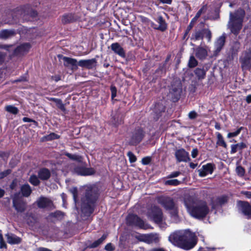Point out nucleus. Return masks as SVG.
Here are the masks:
<instances>
[{"instance_id": "f257e3e1", "label": "nucleus", "mask_w": 251, "mask_h": 251, "mask_svg": "<svg viewBox=\"0 0 251 251\" xmlns=\"http://www.w3.org/2000/svg\"><path fill=\"white\" fill-rule=\"evenodd\" d=\"M184 203L188 213L194 218L202 219L209 212V208L205 201L195 199L193 197L186 196Z\"/></svg>"}, {"instance_id": "f03ea898", "label": "nucleus", "mask_w": 251, "mask_h": 251, "mask_svg": "<svg viewBox=\"0 0 251 251\" xmlns=\"http://www.w3.org/2000/svg\"><path fill=\"white\" fill-rule=\"evenodd\" d=\"M169 240L174 245L186 250L193 248L197 244L195 233L189 230L175 232L169 236Z\"/></svg>"}, {"instance_id": "7ed1b4c3", "label": "nucleus", "mask_w": 251, "mask_h": 251, "mask_svg": "<svg viewBox=\"0 0 251 251\" xmlns=\"http://www.w3.org/2000/svg\"><path fill=\"white\" fill-rule=\"evenodd\" d=\"M245 15V11L241 8L238 9L234 13L230 12L229 20L227 26L234 34H238L242 28Z\"/></svg>"}, {"instance_id": "20e7f679", "label": "nucleus", "mask_w": 251, "mask_h": 251, "mask_svg": "<svg viewBox=\"0 0 251 251\" xmlns=\"http://www.w3.org/2000/svg\"><path fill=\"white\" fill-rule=\"evenodd\" d=\"M97 200L96 196L92 194L91 190H89L86 194L85 199L82 200L81 205L82 211L90 214L93 211V205Z\"/></svg>"}, {"instance_id": "39448f33", "label": "nucleus", "mask_w": 251, "mask_h": 251, "mask_svg": "<svg viewBox=\"0 0 251 251\" xmlns=\"http://www.w3.org/2000/svg\"><path fill=\"white\" fill-rule=\"evenodd\" d=\"M149 217L157 223L161 228H165L166 224L163 222V217L161 210L157 207L154 206L148 212Z\"/></svg>"}, {"instance_id": "423d86ee", "label": "nucleus", "mask_w": 251, "mask_h": 251, "mask_svg": "<svg viewBox=\"0 0 251 251\" xmlns=\"http://www.w3.org/2000/svg\"><path fill=\"white\" fill-rule=\"evenodd\" d=\"M240 61L243 69H249L251 67V48L242 53Z\"/></svg>"}, {"instance_id": "0eeeda50", "label": "nucleus", "mask_w": 251, "mask_h": 251, "mask_svg": "<svg viewBox=\"0 0 251 251\" xmlns=\"http://www.w3.org/2000/svg\"><path fill=\"white\" fill-rule=\"evenodd\" d=\"M237 206L240 212L248 218H251V205L246 201H239Z\"/></svg>"}, {"instance_id": "6e6552de", "label": "nucleus", "mask_w": 251, "mask_h": 251, "mask_svg": "<svg viewBox=\"0 0 251 251\" xmlns=\"http://www.w3.org/2000/svg\"><path fill=\"white\" fill-rule=\"evenodd\" d=\"M137 238L139 240L148 244L156 243L159 240L158 234L153 233L139 235Z\"/></svg>"}, {"instance_id": "1a4fd4ad", "label": "nucleus", "mask_w": 251, "mask_h": 251, "mask_svg": "<svg viewBox=\"0 0 251 251\" xmlns=\"http://www.w3.org/2000/svg\"><path fill=\"white\" fill-rule=\"evenodd\" d=\"M78 66L81 67L88 69H93L96 67L97 61L95 58L80 60L78 62Z\"/></svg>"}, {"instance_id": "9d476101", "label": "nucleus", "mask_w": 251, "mask_h": 251, "mask_svg": "<svg viewBox=\"0 0 251 251\" xmlns=\"http://www.w3.org/2000/svg\"><path fill=\"white\" fill-rule=\"evenodd\" d=\"M64 65L70 68L73 71H75L78 68V62L76 59L68 57H63Z\"/></svg>"}, {"instance_id": "9b49d317", "label": "nucleus", "mask_w": 251, "mask_h": 251, "mask_svg": "<svg viewBox=\"0 0 251 251\" xmlns=\"http://www.w3.org/2000/svg\"><path fill=\"white\" fill-rule=\"evenodd\" d=\"M175 156L178 162H187L190 160L189 153L184 149H180L176 151Z\"/></svg>"}, {"instance_id": "f8f14e48", "label": "nucleus", "mask_w": 251, "mask_h": 251, "mask_svg": "<svg viewBox=\"0 0 251 251\" xmlns=\"http://www.w3.org/2000/svg\"><path fill=\"white\" fill-rule=\"evenodd\" d=\"M39 208H49L53 207L52 201L47 198L41 197L36 201Z\"/></svg>"}, {"instance_id": "ddd939ff", "label": "nucleus", "mask_w": 251, "mask_h": 251, "mask_svg": "<svg viewBox=\"0 0 251 251\" xmlns=\"http://www.w3.org/2000/svg\"><path fill=\"white\" fill-rule=\"evenodd\" d=\"M126 220L129 224H135L141 228H144V222L136 215L129 214L127 216Z\"/></svg>"}, {"instance_id": "4468645a", "label": "nucleus", "mask_w": 251, "mask_h": 251, "mask_svg": "<svg viewBox=\"0 0 251 251\" xmlns=\"http://www.w3.org/2000/svg\"><path fill=\"white\" fill-rule=\"evenodd\" d=\"M158 201L166 209H172L175 207L174 201L170 198L161 197Z\"/></svg>"}, {"instance_id": "2eb2a0df", "label": "nucleus", "mask_w": 251, "mask_h": 251, "mask_svg": "<svg viewBox=\"0 0 251 251\" xmlns=\"http://www.w3.org/2000/svg\"><path fill=\"white\" fill-rule=\"evenodd\" d=\"M30 45L29 43H24L18 46L14 50V53L16 55H23L29 50Z\"/></svg>"}, {"instance_id": "dca6fc26", "label": "nucleus", "mask_w": 251, "mask_h": 251, "mask_svg": "<svg viewBox=\"0 0 251 251\" xmlns=\"http://www.w3.org/2000/svg\"><path fill=\"white\" fill-rule=\"evenodd\" d=\"M111 50L115 53L118 54L121 57L124 58L126 56L125 51L121 46L118 43H114L111 45Z\"/></svg>"}, {"instance_id": "f3484780", "label": "nucleus", "mask_w": 251, "mask_h": 251, "mask_svg": "<svg viewBox=\"0 0 251 251\" xmlns=\"http://www.w3.org/2000/svg\"><path fill=\"white\" fill-rule=\"evenodd\" d=\"M13 205L18 212H24L26 208L25 202L19 201L16 198L13 200Z\"/></svg>"}, {"instance_id": "a211bd4d", "label": "nucleus", "mask_w": 251, "mask_h": 251, "mask_svg": "<svg viewBox=\"0 0 251 251\" xmlns=\"http://www.w3.org/2000/svg\"><path fill=\"white\" fill-rule=\"evenodd\" d=\"M225 36H220L215 43V54L217 55L222 50L225 43Z\"/></svg>"}, {"instance_id": "6ab92c4d", "label": "nucleus", "mask_w": 251, "mask_h": 251, "mask_svg": "<svg viewBox=\"0 0 251 251\" xmlns=\"http://www.w3.org/2000/svg\"><path fill=\"white\" fill-rule=\"evenodd\" d=\"M143 136L142 131H138L133 135L130 141V144L132 145L138 144L142 139Z\"/></svg>"}, {"instance_id": "aec40b11", "label": "nucleus", "mask_w": 251, "mask_h": 251, "mask_svg": "<svg viewBox=\"0 0 251 251\" xmlns=\"http://www.w3.org/2000/svg\"><path fill=\"white\" fill-rule=\"evenodd\" d=\"M5 236L7 242L10 244H18L21 242V239L13 234L8 233L6 234Z\"/></svg>"}, {"instance_id": "412c9836", "label": "nucleus", "mask_w": 251, "mask_h": 251, "mask_svg": "<svg viewBox=\"0 0 251 251\" xmlns=\"http://www.w3.org/2000/svg\"><path fill=\"white\" fill-rule=\"evenodd\" d=\"M16 34L14 30L13 29H4L0 31V38L6 39L11 38Z\"/></svg>"}, {"instance_id": "4be33fe9", "label": "nucleus", "mask_w": 251, "mask_h": 251, "mask_svg": "<svg viewBox=\"0 0 251 251\" xmlns=\"http://www.w3.org/2000/svg\"><path fill=\"white\" fill-rule=\"evenodd\" d=\"M196 56L201 59L204 58L207 55V51L206 49L203 47H199L196 49Z\"/></svg>"}, {"instance_id": "5701e85b", "label": "nucleus", "mask_w": 251, "mask_h": 251, "mask_svg": "<svg viewBox=\"0 0 251 251\" xmlns=\"http://www.w3.org/2000/svg\"><path fill=\"white\" fill-rule=\"evenodd\" d=\"M38 176L40 179L46 180L50 177V173L49 170L42 169L39 171Z\"/></svg>"}, {"instance_id": "b1692460", "label": "nucleus", "mask_w": 251, "mask_h": 251, "mask_svg": "<svg viewBox=\"0 0 251 251\" xmlns=\"http://www.w3.org/2000/svg\"><path fill=\"white\" fill-rule=\"evenodd\" d=\"M246 148V145L245 143L241 142L235 145H232L231 146V153L233 154L235 153L238 150H242Z\"/></svg>"}, {"instance_id": "393cba45", "label": "nucleus", "mask_w": 251, "mask_h": 251, "mask_svg": "<svg viewBox=\"0 0 251 251\" xmlns=\"http://www.w3.org/2000/svg\"><path fill=\"white\" fill-rule=\"evenodd\" d=\"M21 191L24 196L28 197L31 193V189L29 185L25 184L22 186Z\"/></svg>"}, {"instance_id": "a878e982", "label": "nucleus", "mask_w": 251, "mask_h": 251, "mask_svg": "<svg viewBox=\"0 0 251 251\" xmlns=\"http://www.w3.org/2000/svg\"><path fill=\"white\" fill-rule=\"evenodd\" d=\"M50 100H52L54 101L56 106L58 108H59L61 110L63 111H65V107L64 104L62 103V100L60 99H56L54 98H51L50 99Z\"/></svg>"}, {"instance_id": "bb28decb", "label": "nucleus", "mask_w": 251, "mask_h": 251, "mask_svg": "<svg viewBox=\"0 0 251 251\" xmlns=\"http://www.w3.org/2000/svg\"><path fill=\"white\" fill-rule=\"evenodd\" d=\"M157 22L159 24V26L157 28V29L162 31H164L166 29V24L162 17H159L157 20Z\"/></svg>"}, {"instance_id": "cd10ccee", "label": "nucleus", "mask_w": 251, "mask_h": 251, "mask_svg": "<svg viewBox=\"0 0 251 251\" xmlns=\"http://www.w3.org/2000/svg\"><path fill=\"white\" fill-rule=\"evenodd\" d=\"M216 134L217 138V141L216 143L217 145L223 146L225 148H226L227 147V145L225 142L222 134L219 132H217Z\"/></svg>"}, {"instance_id": "c85d7f7f", "label": "nucleus", "mask_w": 251, "mask_h": 251, "mask_svg": "<svg viewBox=\"0 0 251 251\" xmlns=\"http://www.w3.org/2000/svg\"><path fill=\"white\" fill-rule=\"evenodd\" d=\"M107 235L104 234L102 236L101 238L94 242L90 246V248H94L98 247L99 245L101 244L102 242L106 239Z\"/></svg>"}, {"instance_id": "c756f323", "label": "nucleus", "mask_w": 251, "mask_h": 251, "mask_svg": "<svg viewBox=\"0 0 251 251\" xmlns=\"http://www.w3.org/2000/svg\"><path fill=\"white\" fill-rule=\"evenodd\" d=\"M75 20L74 16L72 14H68L63 16L62 22L64 24H67L74 21Z\"/></svg>"}, {"instance_id": "7c9ffc66", "label": "nucleus", "mask_w": 251, "mask_h": 251, "mask_svg": "<svg viewBox=\"0 0 251 251\" xmlns=\"http://www.w3.org/2000/svg\"><path fill=\"white\" fill-rule=\"evenodd\" d=\"M5 109L8 112L13 114H16L18 113L19 110L17 107L13 105H7L5 107Z\"/></svg>"}, {"instance_id": "2f4dec72", "label": "nucleus", "mask_w": 251, "mask_h": 251, "mask_svg": "<svg viewBox=\"0 0 251 251\" xmlns=\"http://www.w3.org/2000/svg\"><path fill=\"white\" fill-rule=\"evenodd\" d=\"M196 75L200 79L203 78L205 75V72L202 69L197 68L195 71Z\"/></svg>"}, {"instance_id": "473e14b6", "label": "nucleus", "mask_w": 251, "mask_h": 251, "mask_svg": "<svg viewBox=\"0 0 251 251\" xmlns=\"http://www.w3.org/2000/svg\"><path fill=\"white\" fill-rule=\"evenodd\" d=\"M202 168L208 174H211L213 171V165L211 164H207L205 165H203Z\"/></svg>"}, {"instance_id": "72a5a7b5", "label": "nucleus", "mask_w": 251, "mask_h": 251, "mask_svg": "<svg viewBox=\"0 0 251 251\" xmlns=\"http://www.w3.org/2000/svg\"><path fill=\"white\" fill-rule=\"evenodd\" d=\"M171 210H172L171 212V216L172 218L173 221L174 222H177L178 221V217L177 211L176 209L174 207Z\"/></svg>"}, {"instance_id": "f704fd0d", "label": "nucleus", "mask_w": 251, "mask_h": 251, "mask_svg": "<svg viewBox=\"0 0 251 251\" xmlns=\"http://www.w3.org/2000/svg\"><path fill=\"white\" fill-rule=\"evenodd\" d=\"M243 129L242 127H240L237 129L236 131L232 132H229L227 134V137L228 138H230L232 137H236L241 132L242 129Z\"/></svg>"}, {"instance_id": "c9c22d12", "label": "nucleus", "mask_w": 251, "mask_h": 251, "mask_svg": "<svg viewBox=\"0 0 251 251\" xmlns=\"http://www.w3.org/2000/svg\"><path fill=\"white\" fill-rule=\"evenodd\" d=\"M65 155L72 160H76L78 162H81L82 161V158L79 155L76 154H72L69 153H66Z\"/></svg>"}, {"instance_id": "e433bc0d", "label": "nucleus", "mask_w": 251, "mask_h": 251, "mask_svg": "<svg viewBox=\"0 0 251 251\" xmlns=\"http://www.w3.org/2000/svg\"><path fill=\"white\" fill-rule=\"evenodd\" d=\"M203 37L207 39L208 42H210L211 38V32L208 29H203Z\"/></svg>"}, {"instance_id": "4c0bfd02", "label": "nucleus", "mask_w": 251, "mask_h": 251, "mask_svg": "<svg viewBox=\"0 0 251 251\" xmlns=\"http://www.w3.org/2000/svg\"><path fill=\"white\" fill-rule=\"evenodd\" d=\"M203 29L201 31H198L195 32L193 35L194 38L196 40L202 39L203 37Z\"/></svg>"}, {"instance_id": "58836bf2", "label": "nucleus", "mask_w": 251, "mask_h": 251, "mask_svg": "<svg viewBox=\"0 0 251 251\" xmlns=\"http://www.w3.org/2000/svg\"><path fill=\"white\" fill-rule=\"evenodd\" d=\"M29 182L35 186L38 185L40 182L38 178L35 175H32L30 176Z\"/></svg>"}, {"instance_id": "ea45409f", "label": "nucleus", "mask_w": 251, "mask_h": 251, "mask_svg": "<svg viewBox=\"0 0 251 251\" xmlns=\"http://www.w3.org/2000/svg\"><path fill=\"white\" fill-rule=\"evenodd\" d=\"M59 138V136L54 133H50V134L45 136L44 137V140L47 141L51 140L53 139H57Z\"/></svg>"}, {"instance_id": "a19ab883", "label": "nucleus", "mask_w": 251, "mask_h": 251, "mask_svg": "<svg viewBox=\"0 0 251 251\" xmlns=\"http://www.w3.org/2000/svg\"><path fill=\"white\" fill-rule=\"evenodd\" d=\"M180 181L176 179L168 180L165 181V184L169 185L176 186L179 184Z\"/></svg>"}, {"instance_id": "79ce46f5", "label": "nucleus", "mask_w": 251, "mask_h": 251, "mask_svg": "<svg viewBox=\"0 0 251 251\" xmlns=\"http://www.w3.org/2000/svg\"><path fill=\"white\" fill-rule=\"evenodd\" d=\"M197 65V61L193 56L190 57L188 65L190 67L193 68L195 67Z\"/></svg>"}, {"instance_id": "37998d69", "label": "nucleus", "mask_w": 251, "mask_h": 251, "mask_svg": "<svg viewBox=\"0 0 251 251\" xmlns=\"http://www.w3.org/2000/svg\"><path fill=\"white\" fill-rule=\"evenodd\" d=\"M236 171L237 174V175L240 176H242L245 174V170L244 169L240 166H237L236 168Z\"/></svg>"}, {"instance_id": "c03bdc74", "label": "nucleus", "mask_w": 251, "mask_h": 251, "mask_svg": "<svg viewBox=\"0 0 251 251\" xmlns=\"http://www.w3.org/2000/svg\"><path fill=\"white\" fill-rule=\"evenodd\" d=\"M218 203L222 205L226 203L227 201V197L226 196H222L217 199Z\"/></svg>"}, {"instance_id": "a18cd8bd", "label": "nucleus", "mask_w": 251, "mask_h": 251, "mask_svg": "<svg viewBox=\"0 0 251 251\" xmlns=\"http://www.w3.org/2000/svg\"><path fill=\"white\" fill-rule=\"evenodd\" d=\"M127 155L129 158L130 162L133 163L136 161V157L132 152L128 151L127 153Z\"/></svg>"}, {"instance_id": "49530a36", "label": "nucleus", "mask_w": 251, "mask_h": 251, "mask_svg": "<svg viewBox=\"0 0 251 251\" xmlns=\"http://www.w3.org/2000/svg\"><path fill=\"white\" fill-rule=\"evenodd\" d=\"M70 192L73 195L75 202L76 203V198H77V188H75V187L73 188L70 189Z\"/></svg>"}, {"instance_id": "de8ad7c7", "label": "nucleus", "mask_w": 251, "mask_h": 251, "mask_svg": "<svg viewBox=\"0 0 251 251\" xmlns=\"http://www.w3.org/2000/svg\"><path fill=\"white\" fill-rule=\"evenodd\" d=\"M206 10V5H204L199 10V11L197 13L196 15H195V16L196 17V18H199L200 16L201 15V14L204 12Z\"/></svg>"}, {"instance_id": "09e8293b", "label": "nucleus", "mask_w": 251, "mask_h": 251, "mask_svg": "<svg viewBox=\"0 0 251 251\" xmlns=\"http://www.w3.org/2000/svg\"><path fill=\"white\" fill-rule=\"evenodd\" d=\"M6 245L3 238L2 235L1 233H0V248H6Z\"/></svg>"}, {"instance_id": "8fccbe9b", "label": "nucleus", "mask_w": 251, "mask_h": 251, "mask_svg": "<svg viewBox=\"0 0 251 251\" xmlns=\"http://www.w3.org/2000/svg\"><path fill=\"white\" fill-rule=\"evenodd\" d=\"M11 173V170L8 169L6 170L1 173H0V178H2L6 176H7L8 175H9Z\"/></svg>"}, {"instance_id": "3c124183", "label": "nucleus", "mask_w": 251, "mask_h": 251, "mask_svg": "<svg viewBox=\"0 0 251 251\" xmlns=\"http://www.w3.org/2000/svg\"><path fill=\"white\" fill-rule=\"evenodd\" d=\"M94 173V171L93 169H88L85 171V172L83 174H82V175H84V176L91 175L93 174Z\"/></svg>"}, {"instance_id": "603ef678", "label": "nucleus", "mask_w": 251, "mask_h": 251, "mask_svg": "<svg viewBox=\"0 0 251 251\" xmlns=\"http://www.w3.org/2000/svg\"><path fill=\"white\" fill-rule=\"evenodd\" d=\"M180 92H181V90H180V87H178L177 88H176L174 90V93H175V96H176V100L178 99V98H179V96L180 95Z\"/></svg>"}, {"instance_id": "864d4df0", "label": "nucleus", "mask_w": 251, "mask_h": 251, "mask_svg": "<svg viewBox=\"0 0 251 251\" xmlns=\"http://www.w3.org/2000/svg\"><path fill=\"white\" fill-rule=\"evenodd\" d=\"M189 118L191 119H195L197 116V113L194 111H191L189 113Z\"/></svg>"}, {"instance_id": "5fc2aeb1", "label": "nucleus", "mask_w": 251, "mask_h": 251, "mask_svg": "<svg viewBox=\"0 0 251 251\" xmlns=\"http://www.w3.org/2000/svg\"><path fill=\"white\" fill-rule=\"evenodd\" d=\"M151 158L149 157H144L142 159V163L144 165H147L150 163Z\"/></svg>"}, {"instance_id": "6e6d98bb", "label": "nucleus", "mask_w": 251, "mask_h": 251, "mask_svg": "<svg viewBox=\"0 0 251 251\" xmlns=\"http://www.w3.org/2000/svg\"><path fill=\"white\" fill-rule=\"evenodd\" d=\"M105 249L107 251H112L114 248L111 243H108L105 246Z\"/></svg>"}, {"instance_id": "4d7b16f0", "label": "nucleus", "mask_w": 251, "mask_h": 251, "mask_svg": "<svg viewBox=\"0 0 251 251\" xmlns=\"http://www.w3.org/2000/svg\"><path fill=\"white\" fill-rule=\"evenodd\" d=\"M198 154V151L197 149H194L192 151L191 155L193 158H196Z\"/></svg>"}, {"instance_id": "13d9d810", "label": "nucleus", "mask_w": 251, "mask_h": 251, "mask_svg": "<svg viewBox=\"0 0 251 251\" xmlns=\"http://www.w3.org/2000/svg\"><path fill=\"white\" fill-rule=\"evenodd\" d=\"M199 175L201 176L204 177L208 175V174L206 172H205V171L202 168H201L199 170Z\"/></svg>"}, {"instance_id": "bf43d9fd", "label": "nucleus", "mask_w": 251, "mask_h": 251, "mask_svg": "<svg viewBox=\"0 0 251 251\" xmlns=\"http://www.w3.org/2000/svg\"><path fill=\"white\" fill-rule=\"evenodd\" d=\"M180 174V173L179 172H175L172 173H171L169 176V177L172 178V177H176L179 176Z\"/></svg>"}, {"instance_id": "052dcab7", "label": "nucleus", "mask_w": 251, "mask_h": 251, "mask_svg": "<svg viewBox=\"0 0 251 251\" xmlns=\"http://www.w3.org/2000/svg\"><path fill=\"white\" fill-rule=\"evenodd\" d=\"M112 98L113 99L116 96V89L115 87H111Z\"/></svg>"}, {"instance_id": "680f3d73", "label": "nucleus", "mask_w": 251, "mask_h": 251, "mask_svg": "<svg viewBox=\"0 0 251 251\" xmlns=\"http://www.w3.org/2000/svg\"><path fill=\"white\" fill-rule=\"evenodd\" d=\"M37 251H52L48 248H44V247H39L37 249Z\"/></svg>"}, {"instance_id": "e2e57ef3", "label": "nucleus", "mask_w": 251, "mask_h": 251, "mask_svg": "<svg viewBox=\"0 0 251 251\" xmlns=\"http://www.w3.org/2000/svg\"><path fill=\"white\" fill-rule=\"evenodd\" d=\"M4 59V54L0 52V64H1L3 61Z\"/></svg>"}, {"instance_id": "0e129e2a", "label": "nucleus", "mask_w": 251, "mask_h": 251, "mask_svg": "<svg viewBox=\"0 0 251 251\" xmlns=\"http://www.w3.org/2000/svg\"><path fill=\"white\" fill-rule=\"evenodd\" d=\"M246 101L250 103L251 102V95H248L246 97Z\"/></svg>"}, {"instance_id": "69168bd1", "label": "nucleus", "mask_w": 251, "mask_h": 251, "mask_svg": "<svg viewBox=\"0 0 251 251\" xmlns=\"http://www.w3.org/2000/svg\"><path fill=\"white\" fill-rule=\"evenodd\" d=\"M193 25H194L193 24L190 23L189 25H188V26L187 27V31L186 32V34H187V33L189 31V30H190L192 28Z\"/></svg>"}, {"instance_id": "338daca9", "label": "nucleus", "mask_w": 251, "mask_h": 251, "mask_svg": "<svg viewBox=\"0 0 251 251\" xmlns=\"http://www.w3.org/2000/svg\"><path fill=\"white\" fill-rule=\"evenodd\" d=\"M198 19V18H196V16H195L193 19L191 20L190 23L191 24H194V23L197 21V20Z\"/></svg>"}, {"instance_id": "774afa93", "label": "nucleus", "mask_w": 251, "mask_h": 251, "mask_svg": "<svg viewBox=\"0 0 251 251\" xmlns=\"http://www.w3.org/2000/svg\"><path fill=\"white\" fill-rule=\"evenodd\" d=\"M150 251H165L162 249H153Z\"/></svg>"}]
</instances>
